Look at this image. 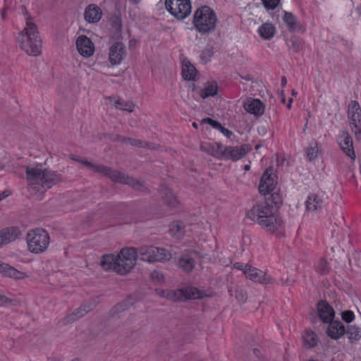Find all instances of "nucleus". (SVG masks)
Instances as JSON below:
<instances>
[{
  "instance_id": "nucleus-19",
  "label": "nucleus",
  "mask_w": 361,
  "mask_h": 361,
  "mask_svg": "<svg viewBox=\"0 0 361 361\" xmlns=\"http://www.w3.org/2000/svg\"><path fill=\"white\" fill-rule=\"evenodd\" d=\"M348 115L350 119V126L361 123V108L357 101H351L349 104Z\"/></svg>"
},
{
  "instance_id": "nucleus-2",
  "label": "nucleus",
  "mask_w": 361,
  "mask_h": 361,
  "mask_svg": "<svg viewBox=\"0 0 361 361\" xmlns=\"http://www.w3.org/2000/svg\"><path fill=\"white\" fill-rule=\"evenodd\" d=\"M19 47L27 55L39 56L42 53V39L37 25L29 18H26V25L18 37Z\"/></svg>"
},
{
  "instance_id": "nucleus-6",
  "label": "nucleus",
  "mask_w": 361,
  "mask_h": 361,
  "mask_svg": "<svg viewBox=\"0 0 361 361\" xmlns=\"http://www.w3.org/2000/svg\"><path fill=\"white\" fill-rule=\"evenodd\" d=\"M138 253L142 260L149 262H165L171 258V255L165 249L154 246H142Z\"/></svg>"
},
{
  "instance_id": "nucleus-7",
  "label": "nucleus",
  "mask_w": 361,
  "mask_h": 361,
  "mask_svg": "<svg viewBox=\"0 0 361 361\" xmlns=\"http://www.w3.org/2000/svg\"><path fill=\"white\" fill-rule=\"evenodd\" d=\"M267 233L274 235L278 238L285 235L284 222L281 216L274 213L259 225Z\"/></svg>"
},
{
  "instance_id": "nucleus-56",
  "label": "nucleus",
  "mask_w": 361,
  "mask_h": 361,
  "mask_svg": "<svg viewBox=\"0 0 361 361\" xmlns=\"http://www.w3.org/2000/svg\"><path fill=\"white\" fill-rule=\"evenodd\" d=\"M209 125L212 126L213 128H216L218 130H219V128H221V124L220 123H219L218 121H216L214 120Z\"/></svg>"
},
{
  "instance_id": "nucleus-49",
  "label": "nucleus",
  "mask_w": 361,
  "mask_h": 361,
  "mask_svg": "<svg viewBox=\"0 0 361 361\" xmlns=\"http://www.w3.org/2000/svg\"><path fill=\"white\" fill-rule=\"evenodd\" d=\"M342 319L345 322L350 323L355 319L354 313L352 311H345L342 312Z\"/></svg>"
},
{
  "instance_id": "nucleus-51",
  "label": "nucleus",
  "mask_w": 361,
  "mask_h": 361,
  "mask_svg": "<svg viewBox=\"0 0 361 361\" xmlns=\"http://www.w3.org/2000/svg\"><path fill=\"white\" fill-rule=\"evenodd\" d=\"M105 137H108L109 140L113 142H123V139H125V137L120 136L119 135H106Z\"/></svg>"
},
{
  "instance_id": "nucleus-41",
  "label": "nucleus",
  "mask_w": 361,
  "mask_h": 361,
  "mask_svg": "<svg viewBox=\"0 0 361 361\" xmlns=\"http://www.w3.org/2000/svg\"><path fill=\"white\" fill-rule=\"evenodd\" d=\"M317 271L322 274L326 275L330 271V266L327 261L324 259H321L317 267Z\"/></svg>"
},
{
  "instance_id": "nucleus-24",
  "label": "nucleus",
  "mask_w": 361,
  "mask_h": 361,
  "mask_svg": "<svg viewBox=\"0 0 361 361\" xmlns=\"http://www.w3.org/2000/svg\"><path fill=\"white\" fill-rule=\"evenodd\" d=\"M322 198L314 193L310 194L305 201L306 210L310 212H317L322 208Z\"/></svg>"
},
{
  "instance_id": "nucleus-53",
  "label": "nucleus",
  "mask_w": 361,
  "mask_h": 361,
  "mask_svg": "<svg viewBox=\"0 0 361 361\" xmlns=\"http://www.w3.org/2000/svg\"><path fill=\"white\" fill-rule=\"evenodd\" d=\"M156 293L159 296L166 299L167 290L157 289Z\"/></svg>"
},
{
  "instance_id": "nucleus-50",
  "label": "nucleus",
  "mask_w": 361,
  "mask_h": 361,
  "mask_svg": "<svg viewBox=\"0 0 361 361\" xmlns=\"http://www.w3.org/2000/svg\"><path fill=\"white\" fill-rule=\"evenodd\" d=\"M353 127L355 130H353V131L354 132L356 140L361 141V123L359 125L354 126Z\"/></svg>"
},
{
  "instance_id": "nucleus-29",
  "label": "nucleus",
  "mask_w": 361,
  "mask_h": 361,
  "mask_svg": "<svg viewBox=\"0 0 361 361\" xmlns=\"http://www.w3.org/2000/svg\"><path fill=\"white\" fill-rule=\"evenodd\" d=\"M90 310L91 308L87 307L86 305L81 306L71 314L66 317L64 319V322L66 324L72 323L84 317Z\"/></svg>"
},
{
  "instance_id": "nucleus-48",
  "label": "nucleus",
  "mask_w": 361,
  "mask_h": 361,
  "mask_svg": "<svg viewBox=\"0 0 361 361\" xmlns=\"http://www.w3.org/2000/svg\"><path fill=\"white\" fill-rule=\"evenodd\" d=\"M303 47V42L300 40V39H293L291 40V48L293 49V51L295 52H298L299 51H300Z\"/></svg>"
},
{
  "instance_id": "nucleus-16",
  "label": "nucleus",
  "mask_w": 361,
  "mask_h": 361,
  "mask_svg": "<svg viewBox=\"0 0 361 361\" xmlns=\"http://www.w3.org/2000/svg\"><path fill=\"white\" fill-rule=\"evenodd\" d=\"M138 254V250L135 247H126L120 251L118 255L126 262V268H133Z\"/></svg>"
},
{
  "instance_id": "nucleus-60",
  "label": "nucleus",
  "mask_w": 361,
  "mask_h": 361,
  "mask_svg": "<svg viewBox=\"0 0 361 361\" xmlns=\"http://www.w3.org/2000/svg\"><path fill=\"white\" fill-rule=\"evenodd\" d=\"M281 102L283 103H285L286 99H285V94L283 90L281 92Z\"/></svg>"
},
{
  "instance_id": "nucleus-64",
  "label": "nucleus",
  "mask_w": 361,
  "mask_h": 361,
  "mask_svg": "<svg viewBox=\"0 0 361 361\" xmlns=\"http://www.w3.org/2000/svg\"><path fill=\"white\" fill-rule=\"evenodd\" d=\"M130 1L131 4H137L139 3V0H129Z\"/></svg>"
},
{
  "instance_id": "nucleus-59",
  "label": "nucleus",
  "mask_w": 361,
  "mask_h": 361,
  "mask_svg": "<svg viewBox=\"0 0 361 361\" xmlns=\"http://www.w3.org/2000/svg\"><path fill=\"white\" fill-rule=\"evenodd\" d=\"M287 83V80L285 76H282L281 78V86L284 87Z\"/></svg>"
},
{
  "instance_id": "nucleus-54",
  "label": "nucleus",
  "mask_w": 361,
  "mask_h": 361,
  "mask_svg": "<svg viewBox=\"0 0 361 361\" xmlns=\"http://www.w3.org/2000/svg\"><path fill=\"white\" fill-rule=\"evenodd\" d=\"M245 265H244L243 264L240 263V262H236L233 264V267L235 269L243 271L244 274H245Z\"/></svg>"
},
{
  "instance_id": "nucleus-10",
  "label": "nucleus",
  "mask_w": 361,
  "mask_h": 361,
  "mask_svg": "<svg viewBox=\"0 0 361 361\" xmlns=\"http://www.w3.org/2000/svg\"><path fill=\"white\" fill-rule=\"evenodd\" d=\"M274 213V208L268 202H260L255 204L247 212V216L260 225L264 221Z\"/></svg>"
},
{
  "instance_id": "nucleus-23",
  "label": "nucleus",
  "mask_w": 361,
  "mask_h": 361,
  "mask_svg": "<svg viewBox=\"0 0 361 361\" xmlns=\"http://www.w3.org/2000/svg\"><path fill=\"white\" fill-rule=\"evenodd\" d=\"M102 13L99 6L94 4L89 5L84 13V18L86 21L90 23H95L99 21Z\"/></svg>"
},
{
  "instance_id": "nucleus-43",
  "label": "nucleus",
  "mask_w": 361,
  "mask_h": 361,
  "mask_svg": "<svg viewBox=\"0 0 361 361\" xmlns=\"http://www.w3.org/2000/svg\"><path fill=\"white\" fill-rule=\"evenodd\" d=\"M306 155L310 161L314 160L318 156L317 143L315 142L314 146H310L307 148Z\"/></svg>"
},
{
  "instance_id": "nucleus-40",
  "label": "nucleus",
  "mask_w": 361,
  "mask_h": 361,
  "mask_svg": "<svg viewBox=\"0 0 361 361\" xmlns=\"http://www.w3.org/2000/svg\"><path fill=\"white\" fill-rule=\"evenodd\" d=\"M283 20L288 26L290 30H294L296 28V19L295 16L289 12H284Z\"/></svg>"
},
{
  "instance_id": "nucleus-28",
  "label": "nucleus",
  "mask_w": 361,
  "mask_h": 361,
  "mask_svg": "<svg viewBox=\"0 0 361 361\" xmlns=\"http://www.w3.org/2000/svg\"><path fill=\"white\" fill-rule=\"evenodd\" d=\"M160 193L165 204L169 207H174L178 204L176 197L172 193L171 190L166 186H161Z\"/></svg>"
},
{
  "instance_id": "nucleus-3",
  "label": "nucleus",
  "mask_w": 361,
  "mask_h": 361,
  "mask_svg": "<svg viewBox=\"0 0 361 361\" xmlns=\"http://www.w3.org/2000/svg\"><path fill=\"white\" fill-rule=\"evenodd\" d=\"M80 163L84 164L92 171L109 178L115 183L128 185L133 189L141 192L147 190V188L143 182L136 180L133 177L128 176V175H126L117 170H114L109 166L103 164H95L86 159L80 160Z\"/></svg>"
},
{
  "instance_id": "nucleus-25",
  "label": "nucleus",
  "mask_w": 361,
  "mask_h": 361,
  "mask_svg": "<svg viewBox=\"0 0 361 361\" xmlns=\"http://www.w3.org/2000/svg\"><path fill=\"white\" fill-rule=\"evenodd\" d=\"M244 107L247 112L255 116H262L264 111V104L259 99L247 100Z\"/></svg>"
},
{
  "instance_id": "nucleus-44",
  "label": "nucleus",
  "mask_w": 361,
  "mask_h": 361,
  "mask_svg": "<svg viewBox=\"0 0 361 361\" xmlns=\"http://www.w3.org/2000/svg\"><path fill=\"white\" fill-rule=\"evenodd\" d=\"M265 202L274 204L276 207H279L282 204V197L279 193L274 192L269 197L267 198Z\"/></svg>"
},
{
  "instance_id": "nucleus-47",
  "label": "nucleus",
  "mask_w": 361,
  "mask_h": 361,
  "mask_svg": "<svg viewBox=\"0 0 361 361\" xmlns=\"http://www.w3.org/2000/svg\"><path fill=\"white\" fill-rule=\"evenodd\" d=\"M213 55V49L212 47H206L201 54V59L205 63L209 61Z\"/></svg>"
},
{
  "instance_id": "nucleus-39",
  "label": "nucleus",
  "mask_w": 361,
  "mask_h": 361,
  "mask_svg": "<svg viewBox=\"0 0 361 361\" xmlns=\"http://www.w3.org/2000/svg\"><path fill=\"white\" fill-rule=\"evenodd\" d=\"M183 290L182 289L177 290H168L167 289V295L166 299L171 301H183Z\"/></svg>"
},
{
  "instance_id": "nucleus-37",
  "label": "nucleus",
  "mask_w": 361,
  "mask_h": 361,
  "mask_svg": "<svg viewBox=\"0 0 361 361\" xmlns=\"http://www.w3.org/2000/svg\"><path fill=\"white\" fill-rule=\"evenodd\" d=\"M346 333L351 342L358 341L361 338L360 329L356 326H349Z\"/></svg>"
},
{
  "instance_id": "nucleus-52",
  "label": "nucleus",
  "mask_w": 361,
  "mask_h": 361,
  "mask_svg": "<svg viewBox=\"0 0 361 361\" xmlns=\"http://www.w3.org/2000/svg\"><path fill=\"white\" fill-rule=\"evenodd\" d=\"M219 130L224 135H226L227 137H230L231 135H232V132L231 130H229L227 128H225L224 127H223L221 126V128H219Z\"/></svg>"
},
{
  "instance_id": "nucleus-61",
  "label": "nucleus",
  "mask_w": 361,
  "mask_h": 361,
  "mask_svg": "<svg viewBox=\"0 0 361 361\" xmlns=\"http://www.w3.org/2000/svg\"><path fill=\"white\" fill-rule=\"evenodd\" d=\"M292 102H293V99L292 98L289 99L288 103L287 104V108L288 109H290L291 108V103H292Z\"/></svg>"
},
{
  "instance_id": "nucleus-18",
  "label": "nucleus",
  "mask_w": 361,
  "mask_h": 361,
  "mask_svg": "<svg viewBox=\"0 0 361 361\" xmlns=\"http://www.w3.org/2000/svg\"><path fill=\"white\" fill-rule=\"evenodd\" d=\"M342 140H340L339 145L342 151L349 157L352 160L355 158V152L353 147V139L346 131H343L341 135Z\"/></svg>"
},
{
  "instance_id": "nucleus-31",
  "label": "nucleus",
  "mask_w": 361,
  "mask_h": 361,
  "mask_svg": "<svg viewBox=\"0 0 361 361\" xmlns=\"http://www.w3.org/2000/svg\"><path fill=\"white\" fill-rule=\"evenodd\" d=\"M183 290V300L188 299L196 300L203 298V293L197 288L194 287H186L181 288Z\"/></svg>"
},
{
  "instance_id": "nucleus-17",
  "label": "nucleus",
  "mask_w": 361,
  "mask_h": 361,
  "mask_svg": "<svg viewBox=\"0 0 361 361\" xmlns=\"http://www.w3.org/2000/svg\"><path fill=\"white\" fill-rule=\"evenodd\" d=\"M197 255L195 252H190L183 255L178 261L180 269L185 272H190L194 268L196 264Z\"/></svg>"
},
{
  "instance_id": "nucleus-30",
  "label": "nucleus",
  "mask_w": 361,
  "mask_h": 361,
  "mask_svg": "<svg viewBox=\"0 0 361 361\" xmlns=\"http://www.w3.org/2000/svg\"><path fill=\"white\" fill-rule=\"evenodd\" d=\"M218 86L215 82H207L204 87L200 91V96L202 99L213 97L217 94Z\"/></svg>"
},
{
  "instance_id": "nucleus-62",
  "label": "nucleus",
  "mask_w": 361,
  "mask_h": 361,
  "mask_svg": "<svg viewBox=\"0 0 361 361\" xmlns=\"http://www.w3.org/2000/svg\"><path fill=\"white\" fill-rule=\"evenodd\" d=\"M1 16L3 20L6 19L5 8L1 11Z\"/></svg>"
},
{
  "instance_id": "nucleus-36",
  "label": "nucleus",
  "mask_w": 361,
  "mask_h": 361,
  "mask_svg": "<svg viewBox=\"0 0 361 361\" xmlns=\"http://www.w3.org/2000/svg\"><path fill=\"white\" fill-rule=\"evenodd\" d=\"M170 232L172 235L179 238L185 233V226L180 221L173 222L170 226Z\"/></svg>"
},
{
  "instance_id": "nucleus-45",
  "label": "nucleus",
  "mask_w": 361,
  "mask_h": 361,
  "mask_svg": "<svg viewBox=\"0 0 361 361\" xmlns=\"http://www.w3.org/2000/svg\"><path fill=\"white\" fill-rule=\"evenodd\" d=\"M151 279L157 284H161L164 282L163 273L157 270H154L151 273Z\"/></svg>"
},
{
  "instance_id": "nucleus-9",
  "label": "nucleus",
  "mask_w": 361,
  "mask_h": 361,
  "mask_svg": "<svg viewBox=\"0 0 361 361\" xmlns=\"http://www.w3.org/2000/svg\"><path fill=\"white\" fill-rule=\"evenodd\" d=\"M166 9L178 19H184L191 12L190 0H166Z\"/></svg>"
},
{
  "instance_id": "nucleus-12",
  "label": "nucleus",
  "mask_w": 361,
  "mask_h": 361,
  "mask_svg": "<svg viewBox=\"0 0 361 361\" xmlns=\"http://www.w3.org/2000/svg\"><path fill=\"white\" fill-rule=\"evenodd\" d=\"M245 276L250 281L261 284H269L273 283V279L268 276L264 271L246 264L245 267Z\"/></svg>"
},
{
  "instance_id": "nucleus-26",
  "label": "nucleus",
  "mask_w": 361,
  "mask_h": 361,
  "mask_svg": "<svg viewBox=\"0 0 361 361\" xmlns=\"http://www.w3.org/2000/svg\"><path fill=\"white\" fill-rule=\"evenodd\" d=\"M0 273L4 276L15 279H23L27 277L25 272L20 271L10 266L8 264L3 263L0 269Z\"/></svg>"
},
{
  "instance_id": "nucleus-55",
  "label": "nucleus",
  "mask_w": 361,
  "mask_h": 361,
  "mask_svg": "<svg viewBox=\"0 0 361 361\" xmlns=\"http://www.w3.org/2000/svg\"><path fill=\"white\" fill-rule=\"evenodd\" d=\"M113 25L116 27V30H121V24L120 21L116 19L112 22Z\"/></svg>"
},
{
  "instance_id": "nucleus-32",
  "label": "nucleus",
  "mask_w": 361,
  "mask_h": 361,
  "mask_svg": "<svg viewBox=\"0 0 361 361\" xmlns=\"http://www.w3.org/2000/svg\"><path fill=\"white\" fill-rule=\"evenodd\" d=\"M258 32L262 38L270 39L274 35L275 27L271 23H264L259 27Z\"/></svg>"
},
{
  "instance_id": "nucleus-5",
  "label": "nucleus",
  "mask_w": 361,
  "mask_h": 361,
  "mask_svg": "<svg viewBox=\"0 0 361 361\" xmlns=\"http://www.w3.org/2000/svg\"><path fill=\"white\" fill-rule=\"evenodd\" d=\"M28 250L35 254L45 252L49 245V235L42 228L30 231L27 235Z\"/></svg>"
},
{
  "instance_id": "nucleus-35",
  "label": "nucleus",
  "mask_w": 361,
  "mask_h": 361,
  "mask_svg": "<svg viewBox=\"0 0 361 361\" xmlns=\"http://www.w3.org/2000/svg\"><path fill=\"white\" fill-rule=\"evenodd\" d=\"M196 68L190 63H185L182 68V75L185 80H194L196 75Z\"/></svg>"
},
{
  "instance_id": "nucleus-33",
  "label": "nucleus",
  "mask_w": 361,
  "mask_h": 361,
  "mask_svg": "<svg viewBox=\"0 0 361 361\" xmlns=\"http://www.w3.org/2000/svg\"><path fill=\"white\" fill-rule=\"evenodd\" d=\"M302 338L304 345L307 348H314L319 342L317 334L312 331H307Z\"/></svg>"
},
{
  "instance_id": "nucleus-8",
  "label": "nucleus",
  "mask_w": 361,
  "mask_h": 361,
  "mask_svg": "<svg viewBox=\"0 0 361 361\" xmlns=\"http://www.w3.org/2000/svg\"><path fill=\"white\" fill-rule=\"evenodd\" d=\"M126 262L118 255H106L102 257L101 266L104 270H113L121 275H125L133 268H126Z\"/></svg>"
},
{
  "instance_id": "nucleus-38",
  "label": "nucleus",
  "mask_w": 361,
  "mask_h": 361,
  "mask_svg": "<svg viewBox=\"0 0 361 361\" xmlns=\"http://www.w3.org/2000/svg\"><path fill=\"white\" fill-rule=\"evenodd\" d=\"M230 294L233 295V290H229ZM235 297L240 303H245L247 301V296L246 292L240 287L235 286L234 289Z\"/></svg>"
},
{
  "instance_id": "nucleus-1",
  "label": "nucleus",
  "mask_w": 361,
  "mask_h": 361,
  "mask_svg": "<svg viewBox=\"0 0 361 361\" xmlns=\"http://www.w3.org/2000/svg\"><path fill=\"white\" fill-rule=\"evenodd\" d=\"M25 172L26 180L29 183L28 190L32 195L39 190L38 188L44 192L63 181L62 175L58 171L42 168L41 165L27 166Z\"/></svg>"
},
{
  "instance_id": "nucleus-20",
  "label": "nucleus",
  "mask_w": 361,
  "mask_h": 361,
  "mask_svg": "<svg viewBox=\"0 0 361 361\" xmlns=\"http://www.w3.org/2000/svg\"><path fill=\"white\" fill-rule=\"evenodd\" d=\"M318 314L320 319L324 323H328L333 320L335 312L331 306L326 301L321 300L317 305Z\"/></svg>"
},
{
  "instance_id": "nucleus-27",
  "label": "nucleus",
  "mask_w": 361,
  "mask_h": 361,
  "mask_svg": "<svg viewBox=\"0 0 361 361\" xmlns=\"http://www.w3.org/2000/svg\"><path fill=\"white\" fill-rule=\"evenodd\" d=\"M222 146L221 143H202L200 145V149L215 157H220L222 153Z\"/></svg>"
},
{
  "instance_id": "nucleus-11",
  "label": "nucleus",
  "mask_w": 361,
  "mask_h": 361,
  "mask_svg": "<svg viewBox=\"0 0 361 361\" xmlns=\"http://www.w3.org/2000/svg\"><path fill=\"white\" fill-rule=\"evenodd\" d=\"M251 149V147L246 144L240 146H222L221 157L233 161H238L244 157Z\"/></svg>"
},
{
  "instance_id": "nucleus-22",
  "label": "nucleus",
  "mask_w": 361,
  "mask_h": 361,
  "mask_svg": "<svg viewBox=\"0 0 361 361\" xmlns=\"http://www.w3.org/2000/svg\"><path fill=\"white\" fill-rule=\"evenodd\" d=\"M329 322V324L326 331L328 336L335 340L340 338L345 332L343 323L339 321L332 320Z\"/></svg>"
},
{
  "instance_id": "nucleus-34",
  "label": "nucleus",
  "mask_w": 361,
  "mask_h": 361,
  "mask_svg": "<svg viewBox=\"0 0 361 361\" xmlns=\"http://www.w3.org/2000/svg\"><path fill=\"white\" fill-rule=\"evenodd\" d=\"M114 106L117 109L133 112L135 105L131 101H126L122 99H118L114 100Z\"/></svg>"
},
{
  "instance_id": "nucleus-46",
  "label": "nucleus",
  "mask_w": 361,
  "mask_h": 361,
  "mask_svg": "<svg viewBox=\"0 0 361 361\" xmlns=\"http://www.w3.org/2000/svg\"><path fill=\"white\" fill-rule=\"evenodd\" d=\"M281 0H262L264 7L267 10H274L279 4Z\"/></svg>"
},
{
  "instance_id": "nucleus-15",
  "label": "nucleus",
  "mask_w": 361,
  "mask_h": 361,
  "mask_svg": "<svg viewBox=\"0 0 361 361\" xmlns=\"http://www.w3.org/2000/svg\"><path fill=\"white\" fill-rule=\"evenodd\" d=\"M125 55V47L121 42H115L109 49V61L113 65L119 64L123 59Z\"/></svg>"
},
{
  "instance_id": "nucleus-13",
  "label": "nucleus",
  "mask_w": 361,
  "mask_h": 361,
  "mask_svg": "<svg viewBox=\"0 0 361 361\" xmlns=\"http://www.w3.org/2000/svg\"><path fill=\"white\" fill-rule=\"evenodd\" d=\"M276 176L273 173V169L269 168L267 169L263 173L259 185V192L260 194L265 195L269 192H271L276 185Z\"/></svg>"
},
{
  "instance_id": "nucleus-63",
  "label": "nucleus",
  "mask_w": 361,
  "mask_h": 361,
  "mask_svg": "<svg viewBox=\"0 0 361 361\" xmlns=\"http://www.w3.org/2000/svg\"><path fill=\"white\" fill-rule=\"evenodd\" d=\"M7 196H8V195L5 194V192L0 194V200H3L4 198H5Z\"/></svg>"
},
{
  "instance_id": "nucleus-4",
  "label": "nucleus",
  "mask_w": 361,
  "mask_h": 361,
  "mask_svg": "<svg viewBox=\"0 0 361 361\" xmlns=\"http://www.w3.org/2000/svg\"><path fill=\"white\" fill-rule=\"evenodd\" d=\"M217 18L214 11L209 6L199 8L193 16L195 28L201 33H209L215 30Z\"/></svg>"
},
{
  "instance_id": "nucleus-21",
  "label": "nucleus",
  "mask_w": 361,
  "mask_h": 361,
  "mask_svg": "<svg viewBox=\"0 0 361 361\" xmlns=\"http://www.w3.org/2000/svg\"><path fill=\"white\" fill-rule=\"evenodd\" d=\"M20 235L17 227H10L0 231V246L10 243L16 240Z\"/></svg>"
},
{
  "instance_id": "nucleus-58",
  "label": "nucleus",
  "mask_w": 361,
  "mask_h": 361,
  "mask_svg": "<svg viewBox=\"0 0 361 361\" xmlns=\"http://www.w3.org/2000/svg\"><path fill=\"white\" fill-rule=\"evenodd\" d=\"M0 301L6 302L9 301V299L7 298L6 296L0 294Z\"/></svg>"
},
{
  "instance_id": "nucleus-42",
  "label": "nucleus",
  "mask_w": 361,
  "mask_h": 361,
  "mask_svg": "<svg viewBox=\"0 0 361 361\" xmlns=\"http://www.w3.org/2000/svg\"><path fill=\"white\" fill-rule=\"evenodd\" d=\"M123 143L129 144L132 146L140 147H148L149 144L140 140H136L130 137H126L123 139Z\"/></svg>"
},
{
  "instance_id": "nucleus-14",
  "label": "nucleus",
  "mask_w": 361,
  "mask_h": 361,
  "mask_svg": "<svg viewBox=\"0 0 361 361\" xmlns=\"http://www.w3.org/2000/svg\"><path fill=\"white\" fill-rule=\"evenodd\" d=\"M76 47L78 52L85 57L92 56L94 51V44L90 38L81 35L76 40Z\"/></svg>"
},
{
  "instance_id": "nucleus-57",
  "label": "nucleus",
  "mask_w": 361,
  "mask_h": 361,
  "mask_svg": "<svg viewBox=\"0 0 361 361\" xmlns=\"http://www.w3.org/2000/svg\"><path fill=\"white\" fill-rule=\"evenodd\" d=\"M213 119L210 118H203L201 121L202 123H212L213 122Z\"/></svg>"
}]
</instances>
